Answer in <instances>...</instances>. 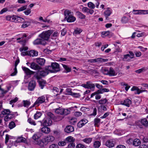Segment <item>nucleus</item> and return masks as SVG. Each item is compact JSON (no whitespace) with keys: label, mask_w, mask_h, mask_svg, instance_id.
<instances>
[{"label":"nucleus","mask_w":148,"mask_h":148,"mask_svg":"<svg viewBox=\"0 0 148 148\" xmlns=\"http://www.w3.org/2000/svg\"><path fill=\"white\" fill-rule=\"evenodd\" d=\"M6 19L8 21L15 23L20 22L22 21V20H24L23 18L14 15H9L6 16Z\"/></svg>","instance_id":"f257e3e1"},{"label":"nucleus","mask_w":148,"mask_h":148,"mask_svg":"<svg viewBox=\"0 0 148 148\" xmlns=\"http://www.w3.org/2000/svg\"><path fill=\"white\" fill-rule=\"evenodd\" d=\"M53 32V30H51L43 31L39 35V36L43 39V40H48L49 36Z\"/></svg>","instance_id":"f03ea898"},{"label":"nucleus","mask_w":148,"mask_h":148,"mask_svg":"<svg viewBox=\"0 0 148 148\" xmlns=\"http://www.w3.org/2000/svg\"><path fill=\"white\" fill-rule=\"evenodd\" d=\"M56 113L61 115H66L70 113V111L68 109H65L59 107L54 109Z\"/></svg>","instance_id":"7ed1b4c3"},{"label":"nucleus","mask_w":148,"mask_h":148,"mask_svg":"<svg viewBox=\"0 0 148 148\" xmlns=\"http://www.w3.org/2000/svg\"><path fill=\"white\" fill-rule=\"evenodd\" d=\"M41 123V125L44 126H48L51 125L52 121L49 118L45 117L44 118L42 121H40Z\"/></svg>","instance_id":"20e7f679"},{"label":"nucleus","mask_w":148,"mask_h":148,"mask_svg":"<svg viewBox=\"0 0 148 148\" xmlns=\"http://www.w3.org/2000/svg\"><path fill=\"white\" fill-rule=\"evenodd\" d=\"M51 66L53 73L57 72L60 71L59 64L56 62H53L51 63Z\"/></svg>","instance_id":"39448f33"},{"label":"nucleus","mask_w":148,"mask_h":148,"mask_svg":"<svg viewBox=\"0 0 148 148\" xmlns=\"http://www.w3.org/2000/svg\"><path fill=\"white\" fill-rule=\"evenodd\" d=\"M143 89L145 90V88H143V89L140 90L137 87L134 86L131 89V90L132 91H135L134 92L135 94L139 95L141 93L146 91V90Z\"/></svg>","instance_id":"423d86ee"},{"label":"nucleus","mask_w":148,"mask_h":148,"mask_svg":"<svg viewBox=\"0 0 148 148\" xmlns=\"http://www.w3.org/2000/svg\"><path fill=\"white\" fill-rule=\"evenodd\" d=\"M45 101V98L44 96H42L39 97L34 103L33 106L34 107V106L38 105L39 104L42 103H44Z\"/></svg>","instance_id":"0eeeda50"},{"label":"nucleus","mask_w":148,"mask_h":148,"mask_svg":"<svg viewBox=\"0 0 148 148\" xmlns=\"http://www.w3.org/2000/svg\"><path fill=\"white\" fill-rule=\"evenodd\" d=\"M132 103L131 100L128 99H126L124 101H122L120 102L121 104L124 105L127 107H129Z\"/></svg>","instance_id":"6e6552de"},{"label":"nucleus","mask_w":148,"mask_h":148,"mask_svg":"<svg viewBox=\"0 0 148 148\" xmlns=\"http://www.w3.org/2000/svg\"><path fill=\"white\" fill-rule=\"evenodd\" d=\"M36 86V82L34 80H32L29 83L28 89L29 91L33 90Z\"/></svg>","instance_id":"1a4fd4ad"},{"label":"nucleus","mask_w":148,"mask_h":148,"mask_svg":"<svg viewBox=\"0 0 148 148\" xmlns=\"http://www.w3.org/2000/svg\"><path fill=\"white\" fill-rule=\"evenodd\" d=\"M44 139V138H43L42 139L36 141V144L40 147L41 148H43L47 145Z\"/></svg>","instance_id":"9d476101"},{"label":"nucleus","mask_w":148,"mask_h":148,"mask_svg":"<svg viewBox=\"0 0 148 148\" xmlns=\"http://www.w3.org/2000/svg\"><path fill=\"white\" fill-rule=\"evenodd\" d=\"M43 138L45 142V143L46 142L47 144L49 142L53 141L55 139V138L53 136L50 135L48 136Z\"/></svg>","instance_id":"9b49d317"},{"label":"nucleus","mask_w":148,"mask_h":148,"mask_svg":"<svg viewBox=\"0 0 148 148\" xmlns=\"http://www.w3.org/2000/svg\"><path fill=\"white\" fill-rule=\"evenodd\" d=\"M46 43V42L45 40L40 38L37 39L33 42V44L34 45L41 44L45 45Z\"/></svg>","instance_id":"f8f14e48"},{"label":"nucleus","mask_w":148,"mask_h":148,"mask_svg":"<svg viewBox=\"0 0 148 148\" xmlns=\"http://www.w3.org/2000/svg\"><path fill=\"white\" fill-rule=\"evenodd\" d=\"M115 142L112 140H108L106 143V145L109 148H111L114 146Z\"/></svg>","instance_id":"ddd939ff"},{"label":"nucleus","mask_w":148,"mask_h":148,"mask_svg":"<svg viewBox=\"0 0 148 148\" xmlns=\"http://www.w3.org/2000/svg\"><path fill=\"white\" fill-rule=\"evenodd\" d=\"M22 69L24 71L25 73L27 75H32L34 74V72L31 71L29 69L25 67H22Z\"/></svg>","instance_id":"4468645a"},{"label":"nucleus","mask_w":148,"mask_h":148,"mask_svg":"<svg viewBox=\"0 0 148 148\" xmlns=\"http://www.w3.org/2000/svg\"><path fill=\"white\" fill-rule=\"evenodd\" d=\"M64 130L67 133H70L74 131V128L72 125H68L66 126L64 129Z\"/></svg>","instance_id":"2eb2a0df"},{"label":"nucleus","mask_w":148,"mask_h":148,"mask_svg":"<svg viewBox=\"0 0 148 148\" xmlns=\"http://www.w3.org/2000/svg\"><path fill=\"white\" fill-rule=\"evenodd\" d=\"M30 67L31 69L35 70L40 69H41V67L34 62L31 63Z\"/></svg>","instance_id":"dca6fc26"},{"label":"nucleus","mask_w":148,"mask_h":148,"mask_svg":"<svg viewBox=\"0 0 148 148\" xmlns=\"http://www.w3.org/2000/svg\"><path fill=\"white\" fill-rule=\"evenodd\" d=\"M132 12L135 15L144 14V10H133Z\"/></svg>","instance_id":"f3484780"},{"label":"nucleus","mask_w":148,"mask_h":148,"mask_svg":"<svg viewBox=\"0 0 148 148\" xmlns=\"http://www.w3.org/2000/svg\"><path fill=\"white\" fill-rule=\"evenodd\" d=\"M28 55L30 56H36L38 55V52L35 50H31L28 51Z\"/></svg>","instance_id":"a211bd4d"},{"label":"nucleus","mask_w":148,"mask_h":148,"mask_svg":"<svg viewBox=\"0 0 148 148\" xmlns=\"http://www.w3.org/2000/svg\"><path fill=\"white\" fill-rule=\"evenodd\" d=\"M64 14L65 16V18L66 19L68 17H69L72 15H73V13L71 12L70 10H66L64 11Z\"/></svg>","instance_id":"6ab92c4d"},{"label":"nucleus","mask_w":148,"mask_h":148,"mask_svg":"<svg viewBox=\"0 0 148 148\" xmlns=\"http://www.w3.org/2000/svg\"><path fill=\"white\" fill-rule=\"evenodd\" d=\"M94 60L95 63L97 62L98 63H101L102 62H106L108 61V59H104L101 58H98L94 59Z\"/></svg>","instance_id":"aec40b11"},{"label":"nucleus","mask_w":148,"mask_h":148,"mask_svg":"<svg viewBox=\"0 0 148 148\" xmlns=\"http://www.w3.org/2000/svg\"><path fill=\"white\" fill-rule=\"evenodd\" d=\"M41 131L44 133L47 134L50 132V129L49 127L47 126H44L41 128Z\"/></svg>","instance_id":"412c9836"},{"label":"nucleus","mask_w":148,"mask_h":148,"mask_svg":"<svg viewBox=\"0 0 148 148\" xmlns=\"http://www.w3.org/2000/svg\"><path fill=\"white\" fill-rule=\"evenodd\" d=\"M14 115L11 113L7 114L5 116L4 119V120L5 121H8L10 120L12 118H13Z\"/></svg>","instance_id":"4be33fe9"},{"label":"nucleus","mask_w":148,"mask_h":148,"mask_svg":"<svg viewBox=\"0 0 148 148\" xmlns=\"http://www.w3.org/2000/svg\"><path fill=\"white\" fill-rule=\"evenodd\" d=\"M65 140L66 143H71L74 142L75 141V139L71 136H69L65 139Z\"/></svg>","instance_id":"5701e85b"},{"label":"nucleus","mask_w":148,"mask_h":148,"mask_svg":"<svg viewBox=\"0 0 148 148\" xmlns=\"http://www.w3.org/2000/svg\"><path fill=\"white\" fill-rule=\"evenodd\" d=\"M133 58V57H131L130 55L128 54L124 55V58H123V60L124 61H127L129 62Z\"/></svg>","instance_id":"b1692460"},{"label":"nucleus","mask_w":148,"mask_h":148,"mask_svg":"<svg viewBox=\"0 0 148 148\" xmlns=\"http://www.w3.org/2000/svg\"><path fill=\"white\" fill-rule=\"evenodd\" d=\"M16 141L17 143L23 142L25 143H27L26 139L23 137H20L18 138Z\"/></svg>","instance_id":"393cba45"},{"label":"nucleus","mask_w":148,"mask_h":148,"mask_svg":"<svg viewBox=\"0 0 148 148\" xmlns=\"http://www.w3.org/2000/svg\"><path fill=\"white\" fill-rule=\"evenodd\" d=\"M76 19V18L72 15L69 17H68L66 19V20L67 22L69 23L73 22L75 21Z\"/></svg>","instance_id":"a878e982"},{"label":"nucleus","mask_w":148,"mask_h":148,"mask_svg":"<svg viewBox=\"0 0 148 148\" xmlns=\"http://www.w3.org/2000/svg\"><path fill=\"white\" fill-rule=\"evenodd\" d=\"M116 73L114 69L112 67H110L108 75L110 76H114L116 75Z\"/></svg>","instance_id":"bb28decb"},{"label":"nucleus","mask_w":148,"mask_h":148,"mask_svg":"<svg viewBox=\"0 0 148 148\" xmlns=\"http://www.w3.org/2000/svg\"><path fill=\"white\" fill-rule=\"evenodd\" d=\"M112 13V12L110 8H108L107 10L104 12V14L106 19Z\"/></svg>","instance_id":"cd10ccee"},{"label":"nucleus","mask_w":148,"mask_h":148,"mask_svg":"<svg viewBox=\"0 0 148 148\" xmlns=\"http://www.w3.org/2000/svg\"><path fill=\"white\" fill-rule=\"evenodd\" d=\"M45 60L43 58L37 59L36 60V62L39 65H43L45 62Z\"/></svg>","instance_id":"c85d7f7f"},{"label":"nucleus","mask_w":148,"mask_h":148,"mask_svg":"<svg viewBox=\"0 0 148 148\" xmlns=\"http://www.w3.org/2000/svg\"><path fill=\"white\" fill-rule=\"evenodd\" d=\"M42 134L40 132H38L34 134L32 137L33 139L36 140L42 136Z\"/></svg>","instance_id":"c756f323"},{"label":"nucleus","mask_w":148,"mask_h":148,"mask_svg":"<svg viewBox=\"0 0 148 148\" xmlns=\"http://www.w3.org/2000/svg\"><path fill=\"white\" fill-rule=\"evenodd\" d=\"M141 143L140 140L138 139H135L133 142V144L135 146H138L140 145Z\"/></svg>","instance_id":"7c9ffc66"},{"label":"nucleus","mask_w":148,"mask_h":148,"mask_svg":"<svg viewBox=\"0 0 148 148\" xmlns=\"http://www.w3.org/2000/svg\"><path fill=\"white\" fill-rule=\"evenodd\" d=\"M23 106L24 107L28 108L31 104V102L28 100H23L22 102Z\"/></svg>","instance_id":"2f4dec72"},{"label":"nucleus","mask_w":148,"mask_h":148,"mask_svg":"<svg viewBox=\"0 0 148 148\" xmlns=\"http://www.w3.org/2000/svg\"><path fill=\"white\" fill-rule=\"evenodd\" d=\"M45 69L42 71H39V74L42 76H45L49 73Z\"/></svg>","instance_id":"473e14b6"},{"label":"nucleus","mask_w":148,"mask_h":148,"mask_svg":"<svg viewBox=\"0 0 148 148\" xmlns=\"http://www.w3.org/2000/svg\"><path fill=\"white\" fill-rule=\"evenodd\" d=\"M109 91V89L106 88H101L97 90L98 92L100 94H102L103 92H107Z\"/></svg>","instance_id":"72a5a7b5"},{"label":"nucleus","mask_w":148,"mask_h":148,"mask_svg":"<svg viewBox=\"0 0 148 148\" xmlns=\"http://www.w3.org/2000/svg\"><path fill=\"white\" fill-rule=\"evenodd\" d=\"M141 123L145 127L148 126V121L147 119H144L141 120Z\"/></svg>","instance_id":"f704fd0d"},{"label":"nucleus","mask_w":148,"mask_h":148,"mask_svg":"<svg viewBox=\"0 0 148 148\" xmlns=\"http://www.w3.org/2000/svg\"><path fill=\"white\" fill-rule=\"evenodd\" d=\"M46 83V81L43 80H42L41 81L39 82V85L41 89H42L43 88Z\"/></svg>","instance_id":"c9c22d12"},{"label":"nucleus","mask_w":148,"mask_h":148,"mask_svg":"<svg viewBox=\"0 0 148 148\" xmlns=\"http://www.w3.org/2000/svg\"><path fill=\"white\" fill-rule=\"evenodd\" d=\"M87 85H88V89H94L95 88L94 84L91 83V82L90 81L87 82Z\"/></svg>","instance_id":"e433bc0d"},{"label":"nucleus","mask_w":148,"mask_h":148,"mask_svg":"<svg viewBox=\"0 0 148 148\" xmlns=\"http://www.w3.org/2000/svg\"><path fill=\"white\" fill-rule=\"evenodd\" d=\"M77 13L78 18L81 19H84L86 18V16L81 12H77Z\"/></svg>","instance_id":"4c0bfd02"},{"label":"nucleus","mask_w":148,"mask_h":148,"mask_svg":"<svg viewBox=\"0 0 148 148\" xmlns=\"http://www.w3.org/2000/svg\"><path fill=\"white\" fill-rule=\"evenodd\" d=\"M42 114L40 112L37 111L34 115V119H38L41 116Z\"/></svg>","instance_id":"58836bf2"},{"label":"nucleus","mask_w":148,"mask_h":148,"mask_svg":"<svg viewBox=\"0 0 148 148\" xmlns=\"http://www.w3.org/2000/svg\"><path fill=\"white\" fill-rule=\"evenodd\" d=\"M58 36V31H56L53 33L51 35V38L52 39H56Z\"/></svg>","instance_id":"ea45409f"},{"label":"nucleus","mask_w":148,"mask_h":148,"mask_svg":"<svg viewBox=\"0 0 148 148\" xmlns=\"http://www.w3.org/2000/svg\"><path fill=\"white\" fill-rule=\"evenodd\" d=\"M92 140V138H86L82 140V141L86 144L90 143Z\"/></svg>","instance_id":"a19ab883"},{"label":"nucleus","mask_w":148,"mask_h":148,"mask_svg":"<svg viewBox=\"0 0 148 148\" xmlns=\"http://www.w3.org/2000/svg\"><path fill=\"white\" fill-rule=\"evenodd\" d=\"M62 64L63 67L66 71V73L69 72L71 71V68L69 67V66H68L66 65Z\"/></svg>","instance_id":"79ce46f5"},{"label":"nucleus","mask_w":148,"mask_h":148,"mask_svg":"<svg viewBox=\"0 0 148 148\" xmlns=\"http://www.w3.org/2000/svg\"><path fill=\"white\" fill-rule=\"evenodd\" d=\"M11 113V112L9 109H4L1 112V114L3 115H6Z\"/></svg>","instance_id":"37998d69"},{"label":"nucleus","mask_w":148,"mask_h":148,"mask_svg":"<svg viewBox=\"0 0 148 148\" xmlns=\"http://www.w3.org/2000/svg\"><path fill=\"white\" fill-rule=\"evenodd\" d=\"M101 145V143L99 141H95L93 143V146L95 148H98Z\"/></svg>","instance_id":"c03bdc74"},{"label":"nucleus","mask_w":148,"mask_h":148,"mask_svg":"<svg viewBox=\"0 0 148 148\" xmlns=\"http://www.w3.org/2000/svg\"><path fill=\"white\" fill-rule=\"evenodd\" d=\"M52 69V67L51 65L50 66H45V69L47 70V71L49 73V72L50 73H53V71L51 69Z\"/></svg>","instance_id":"a18cd8bd"},{"label":"nucleus","mask_w":148,"mask_h":148,"mask_svg":"<svg viewBox=\"0 0 148 148\" xmlns=\"http://www.w3.org/2000/svg\"><path fill=\"white\" fill-rule=\"evenodd\" d=\"M16 126L15 123L13 121L9 123L8 125V127L10 129H12L14 127Z\"/></svg>","instance_id":"49530a36"},{"label":"nucleus","mask_w":148,"mask_h":148,"mask_svg":"<svg viewBox=\"0 0 148 148\" xmlns=\"http://www.w3.org/2000/svg\"><path fill=\"white\" fill-rule=\"evenodd\" d=\"M88 7L91 9H93L95 7V5L94 3L91 2H89L87 4Z\"/></svg>","instance_id":"de8ad7c7"},{"label":"nucleus","mask_w":148,"mask_h":148,"mask_svg":"<svg viewBox=\"0 0 148 148\" xmlns=\"http://www.w3.org/2000/svg\"><path fill=\"white\" fill-rule=\"evenodd\" d=\"M27 121L31 125H36V123H35L34 121L30 118H29L27 120Z\"/></svg>","instance_id":"09e8293b"},{"label":"nucleus","mask_w":148,"mask_h":148,"mask_svg":"<svg viewBox=\"0 0 148 148\" xmlns=\"http://www.w3.org/2000/svg\"><path fill=\"white\" fill-rule=\"evenodd\" d=\"M107 101L108 100L106 99H101L98 101V103L100 104H105Z\"/></svg>","instance_id":"8fccbe9b"},{"label":"nucleus","mask_w":148,"mask_h":148,"mask_svg":"<svg viewBox=\"0 0 148 148\" xmlns=\"http://www.w3.org/2000/svg\"><path fill=\"white\" fill-rule=\"evenodd\" d=\"M100 120L99 118H95L94 120V125L95 126H98V124L99 123Z\"/></svg>","instance_id":"3c124183"},{"label":"nucleus","mask_w":148,"mask_h":148,"mask_svg":"<svg viewBox=\"0 0 148 148\" xmlns=\"http://www.w3.org/2000/svg\"><path fill=\"white\" fill-rule=\"evenodd\" d=\"M110 34V32L109 31L103 32L101 33V37L103 38H104L105 36L108 35Z\"/></svg>","instance_id":"603ef678"},{"label":"nucleus","mask_w":148,"mask_h":148,"mask_svg":"<svg viewBox=\"0 0 148 148\" xmlns=\"http://www.w3.org/2000/svg\"><path fill=\"white\" fill-rule=\"evenodd\" d=\"M121 21L122 23H126L128 22V18L126 16H123L122 18Z\"/></svg>","instance_id":"864d4df0"},{"label":"nucleus","mask_w":148,"mask_h":148,"mask_svg":"<svg viewBox=\"0 0 148 148\" xmlns=\"http://www.w3.org/2000/svg\"><path fill=\"white\" fill-rule=\"evenodd\" d=\"M82 30L80 28H77L74 30V33L76 34H78L82 32Z\"/></svg>","instance_id":"5fc2aeb1"},{"label":"nucleus","mask_w":148,"mask_h":148,"mask_svg":"<svg viewBox=\"0 0 148 148\" xmlns=\"http://www.w3.org/2000/svg\"><path fill=\"white\" fill-rule=\"evenodd\" d=\"M48 116L50 118L54 119L55 118V116L51 112H48L47 113Z\"/></svg>","instance_id":"6e6d98bb"},{"label":"nucleus","mask_w":148,"mask_h":148,"mask_svg":"<svg viewBox=\"0 0 148 148\" xmlns=\"http://www.w3.org/2000/svg\"><path fill=\"white\" fill-rule=\"evenodd\" d=\"M41 76H42L40 75L39 74V72H38L36 74L34 75V77L38 80H39L41 78Z\"/></svg>","instance_id":"4d7b16f0"},{"label":"nucleus","mask_w":148,"mask_h":148,"mask_svg":"<svg viewBox=\"0 0 148 148\" xmlns=\"http://www.w3.org/2000/svg\"><path fill=\"white\" fill-rule=\"evenodd\" d=\"M82 114V112H80L75 111L74 113V115L76 117H79Z\"/></svg>","instance_id":"13d9d810"},{"label":"nucleus","mask_w":148,"mask_h":148,"mask_svg":"<svg viewBox=\"0 0 148 148\" xmlns=\"http://www.w3.org/2000/svg\"><path fill=\"white\" fill-rule=\"evenodd\" d=\"M76 148H86V147L84 145L79 143L76 145Z\"/></svg>","instance_id":"bf43d9fd"},{"label":"nucleus","mask_w":148,"mask_h":148,"mask_svg":"<svg viewBox=\"0 0 148 148\" xmlns=\"http://www.w3.org/2000/svg\"><path fill=\"white\" fill-rule=\"evenodd\" d=\"M66 144V141H60L58 143V145L60 146H64Z\"/></svg>","instance_id":"052dcab7"},{"label":"nucleus","mask_w":148,"mask_h":148,"mask_svg":"<svg viewBox=\"0 0 148 148\" xmlns=\"http://www.w3.org/2000/svg\"><path fill=\"white\" fill-rule=\"evenodd\" d=\"M82 121L80 120L79 121L77 124V126L78 127L80 128L83 126L84 125V123H83Z\"/></svg>","instance_id":"680f3d73"},{"label":"nucleus","mask_w":148,"mask_h":148,"mask_svg":"<svg viewBox=\"0 0 148 148\" xmlns=\"http://www.w3.org/2000/svg\"><path fill=\"white\" fill-rule=\"evenodd\" d=\"M122 85L125 86V89L126 91H127L130 87V86H128L127 84L125 83H122Z\"/></svg>","instance_id":"e2e57ef3"},{"label":"nucleus","mask_w":148,"mask_h":148,"mask_svg":"<svg viewBox=\"0 0 148 148\" xmlns=\"http://www.w3.org/2000/svg\"><path fill=\"white\" fill-rule=\"evenodd\" d=\"M99 74V72L98 70L95 69H94L92 71V75H97Z\"/></svg>","instance_id":"0e129e2a"},{"label":"nucleus","mask_w":148,"mask_h":148,"mask_svg":"<svg viewBox=\"0 0 148 148\" xmlns=\"http://www.w3.org/2000/svg\"><path fill=\"white\" fill-rule=\"evenodd\" d=\"M75 146V144L73 142L69 144L67 148H74Z\"/></svg>","instance_id":"69168bd1"},{"label":"nucleus","mask_w":148,"mask_h":148,"mask_svg":"<svg viewBox=\"0 0 148 148\" xmlns=\"http://www.w3.org/2000/svg\"><path fill=\"white\" fill-rule=\"evenodd\" d=\"M18 98L17 97H15L14 99L11 100L10 101V104H12V103H15L18 101Z\"/></svg>","instance_id":"338daca9"},{"label":"nucleus","mask_w":148,"mask_h":148,"mask_svg":"<svg viewBox=\"0 0 148 148\" xmlns=\"http://www.w3.org/2000/svg\"><path fill=\"white\" fill-rule=\"evenodd\" d=\"M49 148H58V146L56 144H53L50 145Z\"/></svg>","instance_id":"774afa93"}]
</instances>
